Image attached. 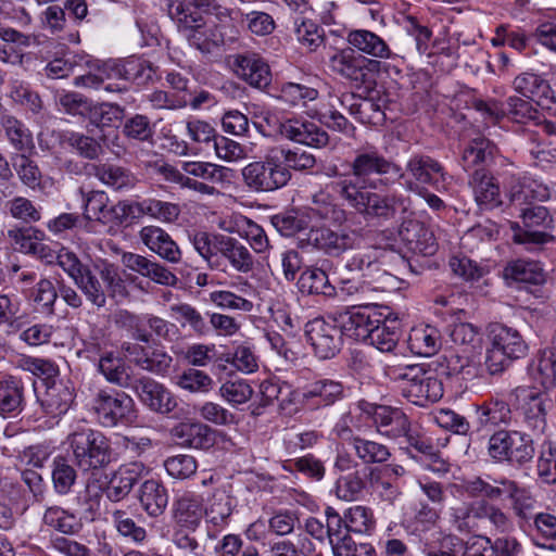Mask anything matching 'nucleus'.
Wrapping results in <instances>:
<instances>
[{
  "label": "nucleus",
  "mask_w": 556,
  "mask_h": 556,
  "mask_svg": "<svg viewBox=\"0 0 556 556\" xmlns=\"http://www.w3.org/2000/svg\"><path fill=\"white\" fill-rule=\"evenodd\" d=\"M119 216L129 217V219L139 218L147 215L161 223H175L180 215V206L176 203L162 201L157 199H143L141 201H122L115 210Z\"/></svg>",
  "instance_id": "obj_20"
},
{
  "label": "nucleus",
  "mask_w": 556,
  "mask_h": 556,
  "mask_svg": "<svg viewBox=\"0 0 556 556\" xmlns=\"http://www.w3.org/2000/svg\"><path fill=\"white\" fill-rule=\"evenodd\" d=\"M135 390L142 404L155 413L169 414L177 406L176 396L153 379H139L136 382Z\"/></svg>",
  "instance_id": "obj_28"
},
{
  "label": "nucleus",
  "mask_w": 556,
  "mask_h": 556,
  "mask_svg": "<svg viewBox=\"0 0 556 556\" xmlns=\"http://www.w3.org/2000/svg\"><path fill=\"white\" fill-rule=\"evenodd\" d=\"M140 239L154 253L169 263H178L181 252L177 243L161 227L146 226L140 230Z\"/></svg>",
  "instance_id": "obj_37"
},
{
  "label": "nucleus",
  "mask_w": 556,
  "mask_h": 556,
  "mask_svg": "<svg viewBox=\"0 0 556 556\" xmlns=\"http://www.w3.org/2000/svg\"><path fill=\"white\" fill-rule=\"evenodd\" d=\"M381 314L369 306L352 307L339 315L343 336L366 343L374 327H377Z\"/></svg>",
  "instance_id": "obj_23"
},
{
  "label": "nucleus",
  "mask_w": 556,
  "mask_h": 556,
  "mask_svg": "<svg viewBox=\"0 0 556 556\" xmlns=\"http://www.w3.org/2000/svg\"><path fill=\"white\" fill-rule=\"evenodd\" d=\"M294 33L298 41L309 51H316L325 40L323 27L311 18L296 17Z\"/></svg>",
  "instance_id": "obj_56"
},
{
  "label": "nucleus",
  "mask_w": 556,
  "mask_h": 556,
  "mask_svg": "<svg viewBox=\"0 0 556 556\" xmlns=\"http://www.w3.org/2000/svg\"><path fill=\"white\" fill-rule=\"evenodd\" d=\"M174 435L185 447L208 450L215 444V431L201 422L180 424Z\"/></svg>",
  "instance_id": "obj_43"
},
{
  "label": "nucleus",
  "mask_w": 556,
  "mask_h": 556,
  "mask_svg": "<svg viewBox=\"0 0 556 556\" xmlns=\"http://www.w3.org/2000/svg\"><path fill=\"white\" fill-rule=\"evenodd\" d=\"M346 41L356 52L375 59H391L393 52L387 41L368 29H353L348 33Z\"/></svg>",
  "instance_id": "obj_34"
},
{
  "label": "nucleus",
  "mask_w": 556,
  "mask_h": 556,
  "mask_svg": "<svg viewBox=\"0 0 556 556\" xmlns=\"http://www.w3.org/2000/svg\"><path fill=\"white\" fill-rule=\"evenodd\" d=\"M344 388L340 381L318 379L306 383L300 391L302 403L311 409L333 405L343 399Z\"/></svg>",
  "instance_id": "obj_25"
},
{
  "label": "nucleus",
  "mask_w": 556,
  "mask_h": 556,
  "mask_svg": "<svg viewBox=\"0 0 556 556\" xmlns=\"http://www.w3.org/2000/svg\"><path fill=\"white\" fill-rule=\"evenodd\" d=\"M302 293L321 294L327 298L336 295V288L330 283L327 273L319 267H308L302 271L298 280Z\"/></svg>",
  "instance_id": "obj_51"
},
{
  "label": "nucleus",
  "mask_w": 556,
  "mask_h": 556,
  "mask_svg": "<svg viewBox=\"0 0 556 556\" xmlns=\"http://www.w3.org/2000/svg\"><path fill=\"white\" fill-rule=\"evenodd\" d=\"M24 408V384L12 375L0 376V415L16 416Z\"/></svg>",
  "instance_id": "obj_41"
},
{
  "label": "nucleus",
  "mask_w": 556,
  "mask_h": 556,
  "mask_svg": "<svg viewBox=\"0 0 556 556\" xmlns=\"http://www.w3.org/2000/svg\"><path fill=\"white\" fill-rule=\"evenodd\" d=\"M65 444L72 462L83 471L105 467L111 460V444L99 430L86 424H76L66 437Z\"/></svg>",
  "instance_id": "obj_4"
},
{
  "label": "nucleus",
  "mask_w": 556,
  "mask_h": 556,
  "mask_svg": "<svg viewBox=\"0 0 556 556\" xmlns=\"http://www.w3.org/2000/svg\"><path fill=\"white\" fill-rule=\"evenodd\" d=\"M247 187L256 192H268L285 187L291 178L289 169L279 163L271 149L264 161L251 162L242 168Z\"/></svg>",
  "instance_id": "obj_9"
},
{
  "label": "nucleus",
  "mask_w": 556,
  "mask_h": 556,
  "mask_svg": "<svg viewBox=\"0 0 556 556\" xmlns=\"http://www.w3.org/2000/svg\"><path fill=\"white\" fill-rule=\"evenodd\" d=\"M280 134L296 143L321 148L328 143V135L315 123L302 118H289L281 123Z\"/></svg>",
  "instance_id": "obj_29"
},
{
  "label": "nucleus",
  "mask_w": 556,
  "mask_h": 556,
  "mask_svg": "<svg viewBox=\"0 0 556 556\" xmlns=\"http://www.w3.org/2000/svg\"><path fill=\"white\" fill-rule=\"evenodd\" d=\"M513 180L518 185V189L513 187L510 190V198L513 201L520 199L546 201L551 198V190L548 186L538 178L525 174L519 177H513Z\"/></svg>",
  "instance_id": "obj_52"
},
{
  "label": "nucleus",
  "mask_w": 556,
  "mask_h": 556,
  "mask_svg": "<svg viewBox=\"0 0 556 556\" xmlns=\"http://www.w3.org/2000/svg\"><path fill=\"white\" fill-rule=\"evenodd\" d=\"M510 481L505 477H476L464 483V490L471 497H481L480 500L491 503L492 501L506 500Z\"/></svg>",
  "instance_id": "obj_39"
},
{
  "label": "nucleus",
  "mask_w": 556,
  "mask_h": 556,
  "mask_svg": "<svg viewBox=\"0 0 556 556\" xmlns=\"http://www.w3.org/2000/svg\"><path fill=\"white\" fill-rule=\"evenodd\" d=\"M342 331L338 319L315 318L305 324V337L321 359L333 357L341 349Z\"/></svg>",
  "instance_id": "obj_14"
},
{
  "label": "nucleus",
  "mask_w": 556,
  "mask_h": 556,
  "mask_svg": "<svg viewBox=\"0 0 556 556\" xmlns=\"http://www.w3.org/2000/svg\"><path fill=\"white\" fill-rule=\"evenodd\" d=\"M81 346L77 351L79 357L96 362L108 349L114 345L112 325L106 316H97L86 321L78 333Z\"/></svg>",
  "instance_id": "obj_16"
},
{
  "label": "nucleus",
  "mask_w": 556,
  "mask_h": 556,
  "mask_svg": "<svg viewBox=\"0 0 556 556\" xmlns=\"http://www.w3.org/2000/svg\"><path fill=\"white\" fill-rule=\"evenodd\" d=\"M139 503L150 517H159L167 507L168 492L162 482L146 480L139 489Z\"/></svg>",
  "instance_id": "obj_44"
},
{
  "label": "nucleus",
  "mask_w": 556,
  "mask_h": 556,
  "mask_svg": "<svg viewBox=\"0 0 556 556\" xmlns=\"http://www.w3.org/2000/svg\"><path fill=\"white\" fill-rule=\"evenodd\" d=\"M124 116V109L112 103L90 104L87 118L98 128L115 127Z\"/></svg>",
  "instance_id": "obj_58"
},
{
  "label": "nucleus",
  "mask_w": 556,
  "mask_h": 556,
  "mask_svg": "<svg viewBox=\"0 0 556 556\" xmlns=\"http://www.w3.org/2000/svg\"><path fill=\"white\" fill-rule=\"evenodd\" d=\"M75 399V389L68 379H52L48 386L41 406L51 418L65 415Z\"/></svg>",
  "instance_id": "obj_30"
},
{
  "label": "nucleus",
  "mask_w": 556,
  "mask_h": 556,
  "mask_svg": "<svg viewBox=\"0 0 556 556\" xmlns=\"http://www.w3.org/2000/svg\"><path fill=\"white\" fill-rule=\"evenodd\" d=\"M476 108L486 121L492 123H500L501 119L507 117L518 124H534L540 114L531 101L519 97H509L506 102L479 101Z\"/></svg>",
  "instance_id": "obj_12"
},
{
  "label": "nucleus",
  "mask_w": 556,
  "mask_h": 556,
  "mask_svg": "<svg viewBox=\"0 0 556 556\" xmlns=\"http://www.w3.org/2000/svg\"><path fill=\"white\" fill-rule=\"evenodd\" d=\"M352 172L332 181L329 187L366 218L389 220L410 212L412 201L400 192L387 194L370 190L405 178L400 165L384 157L374 147L359 150L351 163Z\"/></svg>",
  "instance_id": "obj_1"
},
{
  "label": "nucleus",
  "mask_w": 556,
  "mask_h": 556,
  "mask_svg": "<svg viewBox=\"0 0 556 556\" xmlns=\"http://www.w3.org/2000/svg\"><path fill=\"white\" fill-rule=\"evenodd\" d=\"M530 536L535 546L556 551V516L549 513L535 514Z\"/></svg>",
  "instance_id": "obj_49"
},
{
  "label": "nucleus",
  "mask_w": 556,
  "mask_h": 556,
  "mask_svg": "<svg viewBox=\"0 0 556 556\" xmlns=\"http://www.w3.org/2000/svg\"><path fill=\"white\" fill-rule=\"evenodd\" d=\"M407 343L413 354L430 357L435 355L441 349V333L434 326H415L409 331Z\"/></svg>",
  "instance_id": "obj_42"
},
{
  "label": "nucleus",
  "mask_w": 556,
  "mask_h": 556,
  "mask_svg": "<svg viewBox=\"0 0 556 556\" xmlns=\"http://www.w3.org/2000/svg\"><path fill=\"white\" fill-rule=\"evenodd\" d=\"M374 427L382 437L391 440L404 439L409 445L422 450L424 443L419 442L406 414L397 408L386 405H377L374 410Z\"/></svg>",
  "instance_id": "obj_15"
},
{
  "label": "nucleus",
  "mask_w": 556,
  "mask_h": 556,
  "mask_svg": "<svg viewBox=\"0 0 556 556\" xmlns=\"http://www.w3.org/2000/svg\"><path fill=\"white\" fill-rule=\"evenodd\" d=\"M232 513V500L225 490H216L206 508L204 516L208 526L207 535L213 539L216 532L226 527Z\"/></svg>",
  "instance_id": "obj_38"
},
{
  "label": "nucleus",
  "mask_w": 556,
  "mask_h": 556,
  "mask_svg": "<svg viewBox=\"0 0 556 556\" xmlns=\"http://www.w3.org/2000/svg\"><path fill=\"white\" fill-rule=\"evenodd\" d=\"M399 233L407 248L415 253L432 255L437 251V242L432 231L420 222L404 220Z\"/></svg>",
  "instance_id": "obj_35"
},
{
  "label": "nucleus",
  "mask_w": 556,
  "mask_h": 556,
  "mask_svg": "<svg viewBox=\"0 0 556 556\" xmlns=\"http://www.w3.org/2000/svg\"><path fill=\"white\" fill-rule=\"evenodd\" d=\"M428 556H492L491 541L484 536H476L464 545L456 536L446 535L441 541L437 552H429Z\"/></svg>",
  "instance_id": "obj_33"
},
{
  "label": "nucleus",
  "mask_w": 556,
  "mask_h": 556,
  "mask_svg": "<svg viewBox=\"0 0 556 556\" xmlns=\"http://www.w3.org/2000/svg\"><path fill=\"white\" fill-rule=\"evenodd\" d=\"M180 172H175L173 179L182 188L203 195H217L219 191L213 185L229 181L231 169L222 165L202 161L179 162Z\"/></svg>",
  "instance_id": "obj_8"
},
{
  "label": "nucleus",
  "mask_w": 556,
  "mask_h": 556,
  "mask_svg": "<svg viewBox=\"0 0 556 556\" xmlns=\"http://www.w3.org/2000/svg\"><path fill=\"white\" fill-rule=\"evenodd\" d=\"M391 252L381 247H369L353 254L346 262L345 268L357 271L362 277L372 282H381L389 278L383 266L388 263Z\"/></svg>",
  "instance_id": "obj_21"
},
{
  "label": "nucleus",
  "mask_w": 556,
  "mask_h": 556,
  "mask_svg": "<svg viewBox=\"0 0 556 556\" xmlns=\"http://www.w3.org/2000/svg\"><path fill=\"white\" fill-rule=\"evenodd\" d=\"M497 153L496 146L484 137L473 138L464 149L462 166L468 172L471 168L488 164Z\"/></svg>",
  "instance_id": "obj_48"
},
{
  "label": "nucleus",
  "mask_w": 556,
  "mask_h": 556,
  "mask_svg": "<svg viewBox=\"0 0 556 556\" xmlns=\"http://www.w3.org/2000/svg\"><path fill=\"white\" fill-rule=\"evenodd\" d=\"M522 226L513 223V240L533 251L553 239L548 233L553 219L545 206L536 205L526 208L521 215Z\"/></svg>",
  "instance_id": "obj_11"
},
{
  "label": "nucleus",
  "mask_w": 556,
  "mask_h": 556,
  "mask_svg": "<svg viewBox=\"0 0 556 556\" xmlns=\"http://www.w3.org/2000/svg\"><path fill=\"white\" fill-rule=\"evenodd\" d=\"M254 394V389L247 379L227 380L219 388L220 397L232 407L248 403Z\"/></svg>",
  "instance_id": "obj_59"
},
{
  "label": "nucleus",
  "mask_w": 556,
  "mask_h": 556,
  "mask_svg": "<svg viewBox=\"0 0 556 556\" xmlns=\"http://www.w3.org/2000/svg\"><path fill=\"white\" fill-rule=\"evenodd\" d=\"M318 91L315 88L298 83H285L280 86L277 99L291 106L305 105L316 100Z\"/></svg>",
  "instance_id": "obj_61"
},
{
  "label": "nucleus",
  "mask_w": 556,
  "mask_h": 556,
  "mask_svg": "<svg viewBox=\"0 0 556 556\" xmlns=\"http://www.w3.org/2000/svg\"><path fill=\"white\" fill-rule=\"evenodd\" d=\"M121 202L109 207V197L104 191H90L84 197V216L88 220H96L102 224H122L128 220L129 217H122L119 213H115Z\"/></svg>",
  "instance_id": "obj_36"
},
{
  "label": "nucleus",
  "mask_w": 556,
  "mask_h": 556,
  "mask_svg": "<svg viewBox=\"0 0 556 556\" xmlns=\"http://www.w3.org/2000/svg\"><path fill=\"white\" fill-rule=\"evenodd\" d=\"M399 339V329L395 326L388 325L381 315L377 327H374L366 343L375 346L382 353H389L396 348Z\"/></svg>",
  "instance_id": "obj_62"
},
{
  "label": "nucleus",
  "mask_w": 556,
  "mask_h": 556,
  "mask_svg": "<svg viewBox=\"0 0 556 556\" xmlns=\"http://www.w3.org/2000/svg\"><path fill=\"white\" fill-rule=\"evenodd\" d=\"M115 323L130 331L137 341L149 343L152 333L160 338H168L175 326L167 320L150 314L135 315L128 311H119L115 315Z\"/></svg>",
  "instance_id": "obj_18"
},
{
  "label": "nucleus",
  "mask_w": 556,
  "mask_h": 556,
  "mask_svg": "<svg viewBox=\"0 0 556 556\" xmlns=\"http://www.w3.org/2000/svg\"><path fill=\"white\" fill-rule=\"evenodd\" d=\"M100 71L108 78L123 79L137 85H144L151 81L155 75V67L150 61L135 55L125 60L104 62Z\"/></svg>",
  "instance_id": "obj_22"
},
{
  "label": "nucleus",
  "mask_w": 556,
  "mask_h": 556,
  "mask_svg": "<svg viewBox=\"0 0 556 556\" xmlns=\"http://www.w3.org/2000/svg\"><path fill=\"white\" fill-rule=\"evenodd\" d=\"M232 68L235 74L253 88L264 89L271 81L268 63L257 53H245L236 56Z\"/></svg>",
  "instance_id": "obj_27"
},
{
  "label": "nucleus",
  "mask_w": 556,
  "mask_h": 556,
  "mask_svg": "<svg viewBox=\"0 0 556 556\" xmlns=\"http://www.w3.org/2000/svg\"><path fill=\"white\" fill-rule=\"evenodd\" d=\"M147 471V466L139 460L121 465L109 480L105 489L106 497L114 503L123 501Z\"/></svg>",
  "instance_id": "obj_26"
},
{
  "label": "nucleus",
  "mask_w": 556,
  "mask_h": 556,
  "mask_svg": "<svg viewBox=\"0 0 556 556\" xmlns=\"http://www.w3.org/2000/svg\"><path fill=\"white\" fill-rule=\"evenodd\" d=\"M92 409L103 427L132 424L137 414L134 400L123 391L100 390L93 397Z\"/></svg>",
  "instance_id": "obj_10"
},
{
  "label": "nucleus",
  "mask_w": 556,
  "mask_h": 556,
  "mask_svg": "<svg viewBox=\"0 0 556 556\" xmlns=\"http://www.w3.org/2000/svg\"><path fill=\"white\" fill-rule=\"evenodd\" d=\"M308 242L319 251L330 256H339L348 250H353L362 243V235L356 229L344 228L339 231L329 227H316L308 231Z\"/></svg>",
  "instance_id": "obj_17"
},
{
  "label": "nucleus",
  "mask_w": 556,
  "mask_h": 556,
  "mask_svg": "<svg viewBox=\"0 0 556 556\" xmlns=\"http://www.w3.org/2000/svg\"><path fill=\"white\" fill-rule=\"evenodd\" d=\"M485 367L491 375L503 372L511 362L527 355L528 344L515 328L492 324L488 328Z\"/></svg>",
  "instance_id": "obj_5"
},
{
  "label": "nucleus",
  "mask_w": 556,
  "mask_h": 556,
  "mask_svg": "<svg viewBox=\"0 0 556 556\" xmlns=\"http://www.w3.org/2000/svg\"><path fill=\"white\" fill-rule=\"evenodd\" d=\"M94 363H98L99 371L109 382L121 387L127 384L129 375L126 367L112 352L103 353Z\"/></svg>",
  "instance_id": "obj_63"
},
{
  "label": "nucleus",
  "mask_w": 556,
  "mask_h": 556,
  "mask_svg": "<svg viewBox=\"0 0 556 556\" xmlns=\"http://www.w3.org/2000/svg\"><path fill=\"white\" fill-rule=\"evenodd\" d=\"M168 16L191 47L211 52L223 42V34L215 23L203 15L217 9L216 0H166Z\"/></svg>",
  "instance_id": "obj_2"
},
{
  "label": "nucleus",
  "mask_w": 556,
  "mask_h": 556,
  "mask_svg": "<svg viewBox=\"0 0 556 556\" xmlns=\"http://www.w3.org/2000/svg\"><path fill=\"white\" fill-rule=\"evenodd\" d=\"M509 401L521 426L534 437L543 435L547 409L552 406L548 394L533 386H519L510 392Z\"/></svg>",
  "instance_id": "obj_6"
},
{
  "label": "nucleus",
  "mask_w": 556,
  "mask_h": 556,
  "mask_svg": "<svg viewBox=\"0 0 556 556\" xmlns=\"http://www.w3.org/2000/svg\"><path fill=\"white\" fill-rule=\"evenodd\" d=\"M222 238L224 235H212L205 231L189 235L192 247L211 269L223 270V262L219 256Z\"/></svg>",
  "instance_id": "obj_46"
},
{
  "label": "nucleus",
  "mask_w": 556,
  "mask_h": 556,
  "mask_svg": "<svg viewBox=\"0 0 556 556\" xmlns=\"http://www.w3.org/2000/svg\"><path fill=\"white\" fill-rule=\"evenodd\" d=\"M475 201L481 210H493L503 204V194L497 179L483 169H477L471 179Z\"/></svg>",
  "instance_id": "obj_32"
},
{
  "label": "nucleus",
  "mask_w": 556,
  "mask_h": 556,
  "mask_svg": "<svg viewBox=\"0 0 556 556\" xmlns=\"http://www.w3.org/2000/svg\"><path fill=\"white\" fill-rule=\"evenodd\" d=\"M345 528L350 532L370 534L376 528L372 510L362 505L350 507L345 514Z\"/></svg>",
  "instance_id": "obj_60"
},
{
  "label": "nucleus",
  "mask_w": 556,
  "mask_h": 556,
  "mask_svg": "<svg viewBox=\"0 0 556 556\" xmlns=\"http://www.w3.org/2000/svg\"><path fill=\"white\" fill-rule=\"evenodd\" d=\"M516 92L528 99H534L546 93L548 83L538 73L523 72L515 77L513 83Z\"/></svg>",
  "instance_id": "obj_64"
},
{
  "label": "nucleus",
  "mask_w": 556,
  "mask_h": 556,
  "mask_svg": "<svg viewBox=\"0 0 556 556\" xmlns=\"http://www.w3.org/2000/svg\"><path fill=\"white\" fill-rule=\"evenodd\" d=\"M219 256L223 266L226 260L239 273L247 274L253 268L254 262L250 251L232 237L224 236L222 238Z\"/></svg>",
  "instance_id": "obj_47"
},
{
  "label": "nucleus",
  "mask_w": 556,
  "mask_h": 556,
  "mask_svg": "<svg viewBox=\"0 0 556 556\" xmlns=\"http://www.w3.org/2000/svg\"><path fill=\"white\" fill-rule=\"evenodd\" d=\"M503 277L509 286H540L546 280L545 271L540 262L518 258L507 263Z\"/></svg>",
  "instance_id": "obj_31"
},
{
  "label": "nucleus",
  "mask_w": 556,
  "mask_h": 556,
  "mask_svg": "<svg viewBox=\"0 0 556 556\" xmlns=\"http://www.w3.org/2000/svg\"><path fill=\"white\" fill-rule=\"evenodd\" d=\"M410 377V382L403 386V395L413 404L425 407L443 396V383L435 370L418 365Z\"/></svg>",
  "instance_id": "obj_19"
},
{
  "label": "nucleus",
  "mask_w": 556,
  "mask_h": 556,
  "mask_svg": "<svg viewBox=\"0 0 556 556\" xmlns=\"http://www.w3.org/2000/svg\"><path fill=\"white\" fill-rule=\"evenodd\" d=\"M506 498L510 500L515 515L522 520L529 519L535 508L536 501L531 491L514 480L508 484Z\"/></svg>",
  "instance_id": "obj_57"
},
{
  "label": "nucleus",
  "mask_w": 556,
  "mask_h": 556,
  "mask_svg": "<svg viewBox=\"0 0 556 556\" xmlns=\"http://www.w3.org/2000/svg\"><path fill=\"white\" fill-rule=\"evenodd\" d=\"M534 438L525 430H497L489 439V456L496 463L523 466L535 455Z\"/></svg>",
  "instance_id": "obj_7"
},
{
  "label": "nucleus",
  "mask_w": 556,
  "mask_h": 556,
  "mask_svg": "<svg viewBox=\"0 0 556 556\" xmlns=\"http://www.w3.org/2000/svg\"><path fill=\"white\" fill-rule=\"evenodd\" d=\"M472 511L478 520H488L497 532L505 533L513 528V522L507 514L488 501L473 502Z\"/></svg>",
  "instance_id": "obj_55"
},
{
  "label": "nucleus",
  "mask_w": 556,
  "mask_h": 556,
  "mask_svg": "<svg viewBox=\"0 0 556 556\" xmlns=\"http://www.w3.org/2000/svg\"><path fill=\"white\" fill-rule=\"evenodd\" d=\"M406 172L414 182L430 185L439 192L446 191L453 180L441 163L428 155H413L406 163Z\"/></svg>",
  "instance_id": "obj_24"
},
{
  "label": "nucleus",
  "mask_w": 556,
  "mask_h": 556,
  "mask_svg": "<svg viewBox=\"0 0 556 556\" xmlns=\"http://www.w3.org/2000/svg\"><path fill=\"white\" fill-rule=\"evenodd\" d=\"M204 517L202 500L193 494H184L174 503L175 529L195 531Z\"/></svg>",
  "instance_id": "obj_40"
},
{
  "label": "nucleus",
  "mask_w": 556,
  "mask_h": 556,
  "mask_svg": "<svg viewBox=\"0 0 556 556\" xmlns=\"http://www.w3.org/2000/svg\"><path fill=\"white\" fill-rule=\"evenodd\" d=\"M314 220L342 225L346 220V212L329 191L320 190L313 195L309 206L285 215H276L271 218V225L281 236L292 237L303 230H311Z\"/></svg>",
  "instance_id": "obj_3"
},
{
  "label": "nucleus",
  "mask_w": 556,
  "mask_h": 556,
  "mask_svg": "<svg viewBox=\"0 0 556 556\" xmlns=\"http://www.w3.org/2000/svg\"><path fill=\"white\" fill-rule=\"evenodd\" d=\"M0 124L10 144L21 153H33L35 142L29 128L11 114H3Z\"/></svg>",
  "instance_id": "obj_45"
},
{
  "label": "nucleus",
  "mask_w": 556,
  "mask_h": 556,
  "mask_svg": "<svg viewBox=\"0 0 556 556\" xmlns=\"http://www.w3.org/2000/svg\"><path fill=\"white\" fill-rule=\"evenodd\" d=\"M477 415L481 425H507L511 420L510 405L501 399H491L477 407Z\"/></svg>",
  "instance_id": "obj_54"
},
{
  "label": "nucleus",
  "mask_w": 556,
  "mask_h": 556,
  "mask_svg": "<svg viewBox=\"0 0 556 556\" xmlns=\"http://www.w3.org/2000/svg\"><path fill=\"white\" fill-rule=\"evenodd\" d=\"M379 65L377 60L367 59L351 47L336 51L328 61L331 72L356 86L368 85L369 73L378 70Z\"/></svg>",
  "instance_id": "obj_13"
},
{
  "label": "nucleus",
  "mask_w": 556,
  "mask_h": 556,
  "mask_svg": "<svg viewBox=\"0 0 556 556\" xmlns=\"http://www.w3.org/2000/svg\"><path fill=\"white\" fill-rule=\"evenodd\" d=\"M532 380L544 389L556 384V358L551 350H543L536 355L528 367Z\"/></svg>",
  "instance_id": "obj_50"
},
{
  "label": "nucleus",
  "mask_w": 556,
  "mask_h": 556,
  "mask_svg": "<svg viewBox=\"0 0 556 556\" xmlns=\"http://www.w3.org/2000/svg\"><path fill=\"white\" fill-rule=\"evenodd\" d=\"M43 522L64 534H74L81 529L80 518L60 506L48 507L43 514Z\"/></svg>",
  "instance_id": "obj_53"
}]
</instances>
